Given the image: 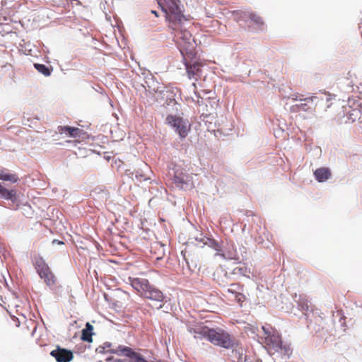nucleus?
Segmentation results:
<instances>
[{
    "mask_svg": "<svg viewBox=\"0 0 362 362\" xmlns=\"http://www.w3.org/2000/svg\"><path fill=\"white\" fill-rule=\"evenodd\" d=\"M158 4L165 13V19L168 22V27L170 29H176L180 27L182 23L189 21L182 13L180 0H164L158 1Z\"/></svg>",
    "mask_w": 362,
    "mask_h": 362,
    "instance_id": "1",
    "label": "nucleus"
},
{
    "mask_svg": "<svg viewBox=\"0 0 362 362\" xmlns=\"http://www.w3.org/2000/svg\"><path fill=\"white\" fill-rule=\"evenodd\" d=\"M262 329L264 335V344L270 354L280 353L281 355L289 357L292 354L291 347L282 344L281 334L272 327L262 326Z\"/></svg>",
    "mask_w": 362,
    "mask_h": 362,
    "instance_id": "2",
    "label": "nucleus"
},
{
    "mask_svg": "<svg viewBox=\"0 0 362 362\" xmlns=\"http://www.w3.org/2000/svg\"><path fill=\"white\" fill-rule=\"evenodd\" d=\"M96 351L100 354L113 353L119 356H124L129 358L130 362H153V360L146 359L141 353L136 352L128 346L119 345L112 348V344L108 342L100 346Z\"/></svg>",
    "mask_w": 362,
    "mask_h": 362,
    "instance_id": "3",
    "label": "nucleus"
},
{
    "mask_svg": "<svg viewBox=\"0 0 362 362\" xmlns=\"http://www.w3.org/2000/svg\"><path fill=\"white\" fill-rule=\"evenodd\" d=\"M185 24L186 23H182L180 27L171 29L182 54H184V52L186 54L192 53L196 46L195 40L191 33L187 30Z\"/></svg>",
    "mask_w": 362,
    "mask_h": 362,
    "instance_id": "4",
    "label": "nucleus"
},
{
    "mask_svg": "<svg viewBox=\"0 0 362 362\" xmlns=\"http://www.w3.org/2000/svg\"><path fill=\"white\" fill-rule=\"evenodd\" d=\"M209 341L216 346L227 349L233 348L235 344V339L221 329H211V334L209 335Z\"/></svg>",
    "mask_w": 362,
    "mask_h": 362,
    "instance_id": "5",
    "label": "nucleus"
},
{
    "mask_svg": "<svg viewBox=\"0 0 362 362\" xmlns=\"http://www.w3.org/2000/svg\"><path fill=\"white\" fill-rule=\"evenodd\" d=\"M35 267L37 274L41 279H44L45 283L50 288L54 287L57 279L45 262L42 258H39L36 259Z\"/></svg>",
    "mask_w": 362,
    "mask_h": 362,
    "instance_id": "6",
    "label": "nucleus"
},
{
    "mask_svg": "<svg viewBox=\"0 0 362 362\" xmlns=\"http://www.w3.org/2000/svg\"><path fill=\"white\" fill-rule=\"evenodd\" d=\"M166 122L175 129L181 138L186 137L190 129L189 122L176 115H168Z\"/></svg>",
    "mask_w": 362,
    "mask_h": 362,
    "instance_id": "7",
    "label": "nucleus"
},
{
    "mask_svg": "<svg viewBox=\"0 0 362 362\" xmlns=\"http://www.w3.org/2000/svg\"><path fill=\"white\" fill-rule=\"evenodd\" d=\"M50 355L54 357L57 362H69L74 358L73 352L70 350L61 348L57 346L56 349L50 352Z\"/></svg>",
    "mask_w": 362,
    "mask_h": 362,
    "instance_id": "8",
    "label": "nucleus"
},
{
    "mask_svg": "<svg viewBox=\"0 0 362 362\" xmlns=\"http://www.w3.org/2000/svg\"><path fill=\"white\" fill-rule=\"evenodd\" d=\"M143 297L149 299L156 303L155 305L157 308H160L162 307V302L163 300V293L157 288H155L150 286L142 296Z\"/></svg>",
    "mask_w": 362,
    "mask_h": 362,
    "instance_id": "9",
    "label": "nucleus"
},
{
    "mask_svg": "<svg viewBox=\"0 0 362 362\" xmlns=\"http://www.w3.org/2000/svg\"><path fill=\"white\" fill-rule=\"evenodd\" d=\"M243 286L240 284H231L227 290L228 293L234 295L235 301L240 305L246 299V297L243 293Z\"/></svg>",
    "mask_w": 362,
    "mask_h": 362,
    "instance_id": "10",
    "label": "nucleus"
},
{
    "mask_svg": "<svg viewBox=\"0 0 362 362\" xmlns=\"http://www.w3.org/2000/svg\"><path fill=\"white\" fill-rule=\"evenodd\" d=\"M202 66V65L199 62H194L192 64L185 63L188 78L189 79H194L196 81H197L201 76Z\"/></svg>",
    "mask_w": 362,
    "mask_h": 362,
    "instance_id": "11",
    "label": "nucleus"
},
{
    "mask_svg": "<svg viewBox=\"0 0 362 362\" xmlns=\"http://www.w3.org/2000/svg\"><path fill=\"white\" fill-rule=\"evenodd\" d=\"M129 281L132 286L137 291V292L142 296L144 292L150 288L149 282L147 279L140 278H131Z\"/></svg>",
    "mask_w": 362,
    "mask_h": 362,
    "instance_id": "12",
    "label": "nucleus"
},
{
    "mask_svg": "<svg viewBox=\"0 0 362 362\" xmlns=\"http://www.w3.org/2000/svg\"><path fill=\"white\" fill-rule=\"evenodd\" d=\"M317 99H318V97L316 96H312L303 99L300 98L299 100L300 103L298 104L300 110L303 112L314 110L317 105V103H315Z\"/></svg>",
    "mask_w": 362,
    "mask_h": 362,
    "instance_id": "13",
    "label": "nucleus"
},
{
    "mask_svg": "<svg viewBox=\"0 0 362 362\" xmlns=\"http://www.w3.org/2000/svg\"><path fill=\"white\" fill-rule=\"evenodd\" d=\"M214 279L220 285L226 286L230 281V276L221 267L217 268L214 273Z\"/></svg>",
    "mask_w": 362,
    "mask_h": 362,
    "instance_id": "14",
    "label": "nucleus"
},
{
    "mask_svg": "<svg viewBox=\"0 0 362 362\" xmlns=\"http://www.w3.org/2000/svg\"><path fill=\"white\" fill-rule=\"evenodd\" d=\"M189 331L190 333L193 334L195 339H206L209 340V335L211 334V329L206 327H199L197 328H190Z\"/></svg>",
    "mask_w": 362,
    "mask_h": 362,
    "instance_id": "15",
    "label": "nucleus"
},
{
    "mask_svg": "<svg viewBox=\"0 0 362 362\" xmlns=\"http://www.w3.org/2000/svg\"><path fill=\"white\" fill-rule=\"evenodd\" d=\"M58 133L60 134H66L69 137L76 138L81 136L82 130L77 127L69 126H59L57 128Z\"/></svg>",
    "mask_w": 362,
    "mask_h": 362,
    "instance_id": "16",
    "label": "nucleus"
},
{
    "mask_svg": "<svg viewBox=\"0 0 362 362\" xmlns=\"http://www.w3.org/2000/svg\"><path fill=\"white\" fill-rule=\"evenodd\" d=\"M314 175L318 182H322L327 180L331 177V172L327 168H320L315 170Z\"/></svg>",
    "mask_w": 362,
    "mask_h": 362,
    "instance_id": "17",
    "label": "nucleus"
},
{
    "mask_svg": "<svg viewBox=\"0 0 362 362\" xmlns=\"http://www.w3.org/2000/svg\"><path fill=\"white\" fill-rule=\"evenodd\" d=\"M250 11H231L230 13L233 20L238 23L240 21L246 22L248 20Z\"/></svg>",
    "mask_w": 362,
    "mask_h": 362,
    "instance_id": "18",
    "label": "nucleus"
},
{
    "mask_svg": "<svg viewBox=\"0 0 362 362\" xmlns=\"http://www.w3.org/2000/svg\"><path fill=\"white\" fill-rule=\"evenodd\" d=\"M0 197L14 202L16 200V192L14 189L8 190L0 184Z\"/></svg>",
    "mask_w": 362,
    "mask_h": 362,
    "instance_id": "19",
    "label": "nucleus"
},
{
    "mask_svg": "<svg viewBox=\"0 0 362 362\" xmlns=\"http://www.w3.org/2000/svg\"><path fill=\"white\" fill-rule=\"evenodd\" d=\"M204 245H208L209 247L214 249L216 251H221V244L214 239H211L208 237H204L202 239Z\"/></svg>",
    "mask_w": 362,
    "mask_h": 362,
    "instance_id": "20",
    "label": "nucleus"
},
{
    "mask_svg": "<svg viewBox=\"0 0 362 362\" xmlns=\"http://www.w3.org/2000/svg\"><path fill=\"white\" fill-rule=\"evenodd\" d=\"M93 329V327L89 322H87L86 328L82 330L81 339L85 341H92Z\"/></svg>",
    "mask_w": 362,
    "mask_h": 362,
    "instance_id": "21",
    "label": "nucleus"
},
{
    "mask_svg": "<svg viewBox=\"0 0 362 362\" xmlns=\"http://www.w3.org/2000/svg\"><path fill=\"white\" fill-rule=\"evenodd\" d=\"M0 180L15 183L18 181V177L15 174L8 173L6 170H0Z\"/></svg>",
    "mask_w": 362,
    "mask_h": 362,
    "instance_id": "22",
    "label": "nucleus"
},
{
    "mask_svg": "<svg viewBox=\"0 0 362 362\" xmlns=\"http://www.w3.org/2000/svg\"><path fill=\"white\" fill-rule=\"evenodd\" d=\"M248 19L253 22L259 29H262L264 25L262 18L251 11H250Z\"/></svg>",
    "mask_w": 362,
    "mask_h": 362,
    "instance_id": "23",
    "label": "nucleus"
},
{
    "mask_svg": "<svg viewBox=\"0 0 362 362\" xmlns=\"http://www.w3.org/2000/svg\"><path fill=\"white\" fill-rule=\"evenodd\" d=\"M34 67L37 69L38 72L41 73L45 76H50L52 71V68H49L44 64L37 63L34 64Z\"/></svg>",
    "mask_w": 362,
    "mask_h": 362,
    "instance_id": "24",
    "label": "nucleus"
},
{
    "mask_svg": "<svg viewBox=\"0 0 362 362\" xmlns=\"http://www.w3.org/2000/svg\"><path fill=\"white\" fill-rule=\"evenodd\" d=\"M332 96L329 95V94H325V98L324 97H321L320 98H318L317 100H320L321 101H324L325 100L326 103H327V107H329L331 103H329V102L332 100Z\"/></svg>",
    "mask_w": 362,
    "mask_h": 362,
    "instance_id": "25",
    "label": "nucleus"
},
{
    "mask_svg": "<svg viewBox=\"0 0 362 362\" xmlns=\"http://www.w3.org/2000/svg\"><path fill=\"white\" fill-rule=\"evenodd\" d=\"M243 349L242 348H239V349H235L234 350H233V353H235V354H238V356L237 357V359L238 360H242L243 358Z\"/></svg>",
    "mask_w": 362,
    "mask_h": 362,
    "instance_id": "26",
    "label": "nucleus"
},
{
    "mask_svg": "<svg viewBox=\"0 0 362 362\" xmlns=\"http://www.w3.org/2000/svg\"><path fill=\"white\" fill-rule=\"evenodd\" d=\"M290 111H291V112H293V113H297V112H300V110L298 104L292 105L290 107Z\"/></svg>",
    "mask_w": 362,
    "mask_h": 362,
    "instance_id": "27",
    "label": "nucleus"
},
{
    "mask_svg": "<svg viewBox=\"0 0 362 362\" xmlns=\"http://www.w3.org/2000/svg\"><path fill=\"white\" fill-rule=\"evenodd\" d=\"M174 180H175V183H178V184H180V183H184V182H185V181H184V180H182L181 178H180V177H177V176H175Z\"/></svg>",
    "mask_w": 362,
    "mask_h": 362,
    "instance_id": "28",
    "label": "nucleus"
},
{
    "mask_svg": "<svg viewBox=\"0 0 362 362\" xmlns=\"http://www.w3.org/2000/svg\"><path fill=\"white\" fill-rule=\"evenodd\" d=\"M291 99L293 100H299L300 98H299V95L298 93L296 94H293L291 96Z\"/></svg>",
    "mask_w": 362,
    "mask_h": 362,
    "instance_id": "29",
    "label": "nucleus"
},
{
    "mask_svg": "<svg viewBox=\"0 0 362 362\" xmlns=\"http://www.w3.org/2000/svg\"><path fill=\"white\" fill-rule=\"evenodd\" d=\"M358 111L361 112V115L358 117V120L362 122V105L359 106Z\"/></svg>",
    "mask_w": 362,
    "mask_h": 362,
    "instance_id": "30",
    "label": "nucleus"
},
{
    "mask_svg": "<svg viewBox=\"0 0 362 362\" xmlns=\"http://www.w3.org/2000/svg\"><path fill=\"white\" fill-rule=\"evenodd\" d=\"M203 238H204V237L200 238H196V240L203 243V242L202 241V239Z\"/></svg>",
    "mask_w": 362,
    "mask_h": 362,
    "instance_id": "31",
    "label": "nucleus"
},
{
    "mask_svg": "<svg viewBox=\"0 0 362 362\" xmlns=\"http://www.w3.org/2000/svg\"><path fill=\"white\" fill-rule=\"evenodd\" d=\"M151 13L155 14L156 16H158V13L156 11H151Z\"/></svg>",
    "mask_w": 362,
    "mask_h": 362,
    "instance_id": "32",
    "label": "nucleus"
},
{
    "mask_svg": "<svg viewBox=\"0 0 362 362\" xmlns=\"http://www.w3.org/2000/svg\"><path fill=\"white\" fill-rule=\"evenodd\" d=\"M192 86H193V87H194V89H196V88H197L196 83H193Z\"/></svg>",
    "mask_w": 362,
    "mask_h": 362,
    "instance_id": "33",
    "label": "nucleus"
},
{
    "mask_svg": "<svg viewBox=\"0 0 362 362\" xmlns=\"http://www.w3.org/2000/svg\"><path fill=\"white\" fill-rule=\"evenodd\" d=\"M170 102H171V103H174V104H176V103H176V101H175V100H174V99H173V100H170Z\"/></svg>",
    "mask_w": 362,
    "mask_h": 362,
    "instance_id": "34",
    "label": "nucleus"
}]
</instances>
